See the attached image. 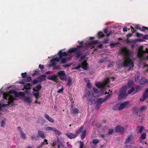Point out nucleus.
<instances>
[{
    "label": "nucleus",
    "mask_w": 148,
    "mask_h": 148,
    "mask_svg": "<svg viewBox=\"0 0 148 148\" xmlns=\"http://www.w3.org/2000/svg\"><path fill=\"white\" fill-rule=\"evenodd\" d=\"M121 53L124 55V60L123 61L124 66L125 67L130 66L129 70L134 66L133 62L131 59L130 58V53L129 49L126 47L122 48L121 49Z\"/></svg>",
    "instance_id": "obj_1"
},
{
    "label": "nucleus",
    "mask_w": 148,
    "mask_h": 148,
    "mask_svg": "<svg viewBox=\"0 0 148 148\" xmlns=\"http://www.w3.org/2000/svg\"><path fill=\"white\" fill-rule=\"evenodd\" d=\"M3 99L6 100L8 99V104L0 103V108L5 107L8 106V105H10L11 106L14 105V101L16 98L13 97L12 95L7 93H4L3 94Z\"/></svg>",
    "instance_id": "obj_2"
},
{
    "label": "nucleus",
    "mask_w": 148,
    "mask_h": 148,
    "mask_svg": "<svg viewBox=\"0 0 148 148\" xmlns=\"http://www.w3.org/2000/svg\"><path fill=\"white\" fill-rule=\"evenodd\" d=\"M137 56L141 61L148 60V49L146 48L145 51L142 49L139 50L138 52Z\"/></svg>",
    "instance_id": "obj_3"
},
{
    "label": "nucleus",
    "mask_w": 148,
    "mask_h": 148,
    "mask_svg": "<svg viewBox=\"0 0 148 148\" xmlns=\"http://www.w3.org/2000/svg\"><path fill=\"white\" fill-rule=\"evenodd\" d=\"M60 59L59 57L58 58H54L51 60V66L53 67V70L58 69L60 70L61 69V67L60 65L58 64L56 65V62H59Z\"/></svg>",
    "instance_id": "obj_4"
},
{
    "label": "nucleus",
    "mask_w": 148,
    "mask_h": 148,
    "mask_svg": "<svg viewBox=\"0 0 148 148\" xmlns=\"http://www.w3.org/2000/svg\"><path fill=\"white\" fill-rule=\"evenodd\" d=\"M127 94L126 93V89L125 88L123 87L121 88L119 92V95L118 97V99L120 100L124 99L127 97Z\"/></svg>",
    "instance_id": "obj_5"
},
{
    "label": "nucleus",
    "mask_w": 148,
    "mask_h": 148,
    "mask_svg": "<svg viewBox=\"0 0 148 148\" xmlns=\"http://www.w3.org/2000/svg\"><path fill=\"white\" fill-rule=\"evenodd\" d=\"M93 93L92 92H90L89 90H88L87 94L86 97L87 98L89 104L90 105H92L95 101V99H93L91 96V95H92V96H93Z\"/></svg>",
    "instance_id": "obj_6"
},
{
    "label": "nucleus",
    "mask_w": 148,
    "mask_h": 148,
    "mask_svg": "<svg viewBox=\"0 0 148 148\" xmlns=\"http://www.w3.org/2000/svg\"><path fill=\"white\" fill-rule=\"evenodd\" d=\"M134 143V138L133 135L132 134L129 135L126 138L125 143L133 144Z\"/></svg>",
    "instance_id": "obj_7"
},
{
    "label": "nucleus",
    "mask_w": 148,
    "mask_h": 148,
    "mask_svg": "<svg viewBox=\"0 0 148 148\" xmlns=\"http://www.w3.org/2000/svg\"><path fill=\"white\" fill-rule=\"evenodd\" d=\"M115 131L116 133H119L121 134H123L125 131L124 128L120 125L117 126L115 127Z\"/></svg>",
    "instance_id": "obj_8"
},
{
    "label": "nucleus",
    "mask_w": 148,
    "mask_h": 148,
    "mask_svg": "<svg viewBox=\"0 0 148 148\" xmlns=\"http://www.w3.org/2000/svg\"><path fill=\"white\" fill-rule=\"evenodd\" d=\"M112 94H110L109 95L106 96V97L103 99L101 98H100L97 99L96 101L95 102L96 103H97L101 105L103 102L106 101L109 97Z\"/></svg>",
    "instance_id": "obj_9"
},
{
    "label": "nucleus",
    "mask_w": 148,
    "mask_h": 148,
    "mask_svg": "<svg viewBox=\"0 0 148 148\" xmlns=\"http://www.w3.org/2000/svg\"><path fill=\"white\" fill-rule=\"evenodd\" d=\"M57 73L60 80H62L64 79V78L65 77V74L64 71H59Z\"/></svg>",
    "instance_id": "obj_10"
},
{
    "label": "nucleus",
    "mask_w": 148,
    "mask_h": 148,
    "mask_svg": "<svg viewBox=\"0 0 148 148\" xmlns=\"http://www.w3.org/2000/svg\"><path fill=\"white\" fill-rule=\"evenodd\" d=\"M83 47V45H79L77 46V47L71 48L68 50L69 53L74 52L77 51H80L79 49Z\"/></svg>",
    "instance_id": "obj_11"
},
{
    "label": "nucleus",
    "mask_w": 148,
    "mask_h": 148,
    "mask_svg": "<svg viewBox=\"0 0 148 148\" xmlns=\"http://www.w3.org/2000/svg\"><path fill=\"white\" fill-rule=\"evenodd\" d=\"M148 97V88L146 89L143 95V97L140 98L141 101H144Z\"/></svg>",
    "instance_id": "obj_12"
},
{
    "label": "nucleus",
    "mask_w": 148,
    "mask_h": 148,
    "mask_svg": "<svg viewBox=\"0 0 148 148\" xmlns=\"http://www.w3.org/2000/svg\"><path fill=\"white\" fill-rule=\"evenodd\" d=\"M129 103V102L128 101H126L121 104L119 107L118 110H120L124 108L128 105Z\"/></svg>",
    "instance_id": "obj_13"
},
{
    "label": "nucleus",
    "mask_w": 148,
    "mask_h": 148,
    "mask_svg": "<svg viewBox=\"0 0 148 148\" xmlns=\"http://www.w3.org/2000/svg\"><path fill=\"white\" fill-rule=\"evenodd\" d=\"M46 76L45 75H41L37 78L39 82H41L46 79Z\"/></svg>",
    "instance_id": "obj_14"
},
{
    "label": "nucleus",
    "mask_w": 148,
    "mask_h": 148,
    "mask_svg": "<svg viewBox=\"0 0 148 148\" xmlns=\"http://www.w3.org/2000/svg\"><path fill=\"white\" fill-rule=\"evenodd\" d=\"M66 136L69 138L72 139L77 137V134L72 133H68L66 134Z\"/></svg>",
    "instance_id": "obj_15"
},
{
    "label": "nucleus",
    "mask_w": 148,
    "mask_h": 148,
    "mask_svg": "<svg viewBox=\"0 0 148 148\" xmlns=\"http://www.w3.org/2000/svg\"><path fill=\"white\" fill-rule=\"evenodd\" d=\"M47 79L54 82H56L58 80L56 75L54 74H53L51 76L49 75L47 77Z\"/></svg>",
    "instance_id": "obj_16"
},
{
    "label": "nucleus",
    "mask_w": 148,
    "mask_h": 148,
    "mask_svg": "<svg viewBox=\"0 0 148 148\" xmlns=\"http://www.w3.org/2000/svg\"><path fill=\"white\" fill-rule=\"evenodd\" d=\"M88 63L86 60H84L83 62L81 63V67L83 69L86 70L88 69Z\"/></svg>",
    "instance_id": "obj_17"
},
{
    "label": "nucleus",
    "mask_w": 148,
    "mask_h": 148,
    "mask_svg": "<svg viewBox=\"0 0 148 148\" xmlns=\"http://www.w3.org/2000/svg\"><path fill=\"white\" fill-rule=\"evenodd\" d=\"M38 137H40L42 139H44L45 138V134L42 131H38L37 133Z\"/></svg>",
    "instance_id": "obj_18"
},
{
    "label": "nucleus",
    "mask_w": 148,
    "mask_h": 148,
    "mask_svg": "<svg viewBox=\"0 0 148 148\" xmlns=\"http://www.w3.org/2000/svg\"><path fill=\"white\" fill-rule=\"evenodd\" d=\"M140 112V108L134 107L133 109V113L136 116L138 115V113Z\"/></svg>",
    "instance_id": "obj_19"
},
{
    "label": "nucleus",
    "mask_w": 148,
    "mask_h": 148,
    "mask_svg": "<svg viewBox=\"0 0 148 148\" xmlns=\"http://www.w3.org/2000/svg\"><path fill=\"white\" fill-rule=\"evenodd\" d=\"M148 83V80H147L146 79L143 77H141L140 80V84L141 85H144L147 83Z\"/></svg>",
    "instance_id": "obj_20"
},
{
    "label": "nucleus",
    "mask_w": 148,
    "mask_h": 148,
    "mask_svg": "<svg viewBox=\"0 0 148 148\" xmlns=\"http://www.w3.org/2000/svg\"><path fill=\"white\" fill-rule=\"evenodd\" d=\"M96 87L99 88H104L105 87V85L104 84L100 82H97L96 83Z\"/></svg>",
    "instance_id": "obj_21"
},
{
    "label": "nucleus",
    "mask_w": 148,
    "mask_h": 148,
    "mask_svg": "<svg viewBox=\"0 0 148 148\" xmlns=\"http://www.w3.org/2000/svg\"><path fill=\"white\" fill-rule=\"evenodd\" d=\"M68 53L65 52H62L61 51H60L58 53L59 58L62 59L63 56H66L67 55Z\"/></svg>",
    "instance_id": "obj_22"
},
{
    "label": "nucleus",
    "mask_w": 148,
    "mask_h": 148,
    "mask_svg": "<svg viewBox=\"0 0 148 148\" xmlns=\"http://www.w3.org/2000/svg\"><path fill=\"white\" fill-rule=\"evenodd\" d=\"M23 100L24 101L27 102L29 103H30L32 102V100L29 97H24Z\"/></svg>",
    "instance_id": "obj_23"
},
{
    "label": "nucleus",
    "mask_w": 148,
    "mask_h": 148,
    "mask_svg": "<svg viewBox=\"0 0 148 148\" xmlns=\"http://www.w3.org/2000/svg\"><path fill=\"white\" fill-rule=\"evenodd\" d=\"M144 130V128L143 127L140 126H138L137 127V133L141 134L142 133Z\"/></svg>",
    "instance_id": "obj_24"
},
{
    "label": "nucleus",
    "mask_w": 148,
    "mask_h": 148,
    "mask_svg": "<svg viewBox=\"0 0 148 148\" xmlns=\"http://www.w3.org/2000/svg\"><path fill=\"white\" fill-rule=\"evenodd\" d=\"M45 116L46 119L50 122L52 123L54 122V120L51 117L49 116L47 114H45Z\"/></svg>",
    "instance_id": "obj_25"
},
{
    "label": "nucleus",
    "mask_w": 148,
    "mask_h": 148,
    "mask_svg": "<svg viewBox=\"0 0 148 148\" xmlns=\"http://www.w3.org/2000/svg\"><path fill=\"white\" fill-rule=\"evenodd\" d=\"M42 88L40 84H38L33 89V90L34 92H39V90L41 89Z\"/></svg>",
    "instance_id": "obj_26"
},
{
    "label": "nucleus",
    "mask_w": 148,
    "mask_h": 148,
    "mask_svg": "<svg viewBox=\"0 0 148 148\" xmlns=\"http://www.w3.org/2000/svg\"><path fill=\"white\" fill-rule=\"evenodd\" d=\"M134 90L135 89L134 87L131 88L130 89V90H128L127 92V93L129 94H130L132 93V95L134 94L137 92L136 90L134 92Z\"/></svg>",
    "instance_id": "obj_27"
},
{
    "label": "nucleus",
    "mask_w": 148,
    "mask_h": 148,
    "mask_svg": "<svg viewBox=\"0 0 148 148\" xmlns=\"http://www.w3.org/2000/svg\"><path fill=\"white\" fill-rule=\"evenodd\" d=\"M74 52H75L76 53L75 56L77 59L79 58L82 55V54L81 53L80 51H77Z\"/></svg>",
    "instance_id": "obj_28"
},
{
    "label": "nucleus",
    "mask_w": 148,
    "mask_h": 148,
    "mask_svg": "<svg viewBox=\"0 0 148 148\" xmlns=\"http://www.w3.org/2000/svg\"><path fill=\"white\" fill-rule=\"evenodd\" d=\"M86 135V131L84 130L82 132L81 135V138L82 140H83L85 138Z\"/></svg>",
    "instance_id": "obj_29"
},
{
    "label": "nucleus",
    "mask_w": 148,
    "mask_h": 148,
    "mask_svg": "<svg viewBox=\"0 0 148 148\" xmlns=\"http://www.w3.org/2000/svg\"><path fill=\"white\" fill-rule=\"evenodd\" d=\"M98 43V41L97 40L93 41L91 42H89L88 44V45L90 46H92L95 44H97Z\"/></svg>",
    "instance_id": "obj_30"
},
{
    "label": "nucleus",
    "mask_w": 148,
    "mask_h": 148,
    "mask_svg": "<svg viewBox=\"0 0 148 148\" xmlns=\"http://www.w3.org/2000/svg\"><path fill=\"white\" fill-rule=\"evenodd\" d=\"M104 32L105 34H106V36L108 37H109L111 34L112 33V32L111 31H110L108 33V29L107 28H105L104 29Z\"/></svg>",
    "instance_id": "obj_31"
},
{
    "label": "nucleus",
    "mask_w": 148,
    "mask_h": 148,
    "mask_svg": "<svg viewBox=\"0 0 148 148\" xmlns=\"http://www.w3.org/2000/svg\"><path fill=\"white\" fill-rule=\"evenodd\" d=\"M99 142V139H94L92 142V144L93 145H97Z\"/></svg>",
    "instance_id": "obj_32"
},
{
    "label": "nucleus",
    "mask_w": 148,
    "mask_h": 148,
    "mask_svg": "<svg viewBox=\"0 0 148 148\" xmlns=\"http://www.w3.org/2000/svg\"><path fill=\"white\" fill-rule=\"evenodd\" d=\"M147 108V106L145 105H144L142 106L141 108H140V112H143L144 111H145Z\"/></svg>",
    "instance_id": "obj_33"
},
{
    "label": "nucleus",
    "mask_w": 148,
    "mask_h": 148,
    "mask_svg": "<svg viewBox=\"0 0 148 148\" xmlns=\"http://www.w3.org/2000/svg\"><path fill=\"white\" fill-rule=\"evenodd\" d=\"M53 132H54L55 134L59 136L62 134L60 131L56 129L55 128H54Z\"/></svg>",
    "instance_id": "obj_34"
},
{
    "label": "nucleus",
    "mask_w": 148,
    "mask_h": 148,
    "mask_svg": "<svg viewBox=\"0 0 148 148\" xmlns=\"http://www.w3.org/2000/svg\"><path fill=\"white\" fill-rule=\"evenodd\" d=\"M60 59L61 60L60 62V63L62 64H63L66 63L68 60V59L67 58H62V59Z\"/></svg>",
    "instance_id": "obj_35"
},
{
    "label": "nucleus",
    "mask_w": 148,
    "mask_h": 148,
    "mask_svg": "<svg viewBox=\"0 0 148 148\" xmlns=\"http://www.w3.org/2000/svg\"><path fill=\"white\" fill-rule=\"evenodd\" d=\"M97 35L99 38H103L105 36L104 34L101 32H99L97 34Z\"/></svg>",
    "instance_id": "obj_36"
},
{
    "label": "nucleus",
    "mask_w": 148,
    "mask_h": 148,
    "mask_svg": "<svg viewBox=\"0 0 148 148\" xmlns=\"http://www.w3.org/2000/svg\"><path fill=\"white\" fill-rule=\"evenodd\" d=\"M72 80L70 77H68V82L67 83V84L69 86H71L72 85Z\"/></svg>",
    "instance_id": "obj_37"
},
{
    "label": "nucleus",
    "mask_w": 148,
    "mask_h": 148,
    "mask_svg": "<svg viewBox=\"0 0 148 148\" xmlns=\"http://www.w3.org/2000/svg\"><path fill=\"white\" fill-rule=\"evenodd\" d=\"M79 112V110L78 108H73L72 110V113L73 114H78Z\"/></svg>",
    "instance_id": "obj_38"
},
{
    "label": "nucleus",
    "mask_w": 148,
    "mask_h": 148,
    "mask_svg": "<svg viewBox=\"0 0 148 148\" xmlns=\"http://www.w3.org/2000/svg\"><path fill=\"white\" fill-rule=\"evenodd\" d=\"M44 141L42 142L40 145L42 147L44 145H45L46 144H48V142H47V140L46 139H45L44 140Z\"/></svg>",
    "instance_id": "obj_39"
},
{
    "label": "nucleus",
    "mask_w": 148,
    "mask_h": 148,
    "mask_svg": "<svg viewBox=\"0 0 148 148\" xmlns=\"http://www.w3.org/2000/svg\"><path fill=\"white\" fill-rule=\"evenodd\" d=\"M146 137V134L145 132L143 133L141 135L140 139L144 140Z\"/></svg>",
    "instance_id": "obj_40"
},
{
    "label": "nucleus",
    "mask_w": 148,
    "mask_h": 148,
    "mask_svg": "<svg viewBox=\"0 0 148 148\" xmlns=\"http://www.w3.org/2000/svg\"><path fill=\"white\" fill-rule=\"evenodd\" d=\"M133 81H130L128 82V86L129 88H132L133 87Z\"/></svg>",
    "instance_id": "obj_41"
},
{
    "label": "nucleus",
    "mask_w": 148,
    "mask_h": 148,
    "mask_svg": "<svg viewBox=\"0 0 148 148\" xmlns=\"http://www.w3.org/2000/svg\"><path fill=\"white\" fill-rule=\"evenodd\" d=\"M55 127L48 126L46 127V130L47 131H51L53 132V131Z\"/></svg>",
    "instance_id": "obj_42"
},
{
    "label": "nucleus",
    "mask_w": 148,
    "mask_h": 148,
    "mask_svg": "<svg viewBox=\"0 0 148 148\" xmlns=\"http://www.w3.org/2000/svg\"><path fill=\"white\" fill-rule=\"evenodd\" d=\"M83 127H80L79 129H78L76 131V133L78 134L81 132L83 130Z\"/></svg>",
    "instance_id": "obj_43"
},
{
    "label": "nucleus",
    "mask_w": 148,
    "mask_h": 148,
    "mask_svg": "<svg viewBox=\"0 0 148 148\" xmlns=\"http://www.w3.org/2000/svg\"><path fill=\"white\" fill-rule=\"evenodd\" d=\"M31 86V84L30 83H27L25 86V87L26 90H28L30 88Z\"/></svg>",
    "instance_id": "obj_44"
},
{
    "label": "nucleus",
    "mask_w": 148,
    "mask_h": 148,
    "mask_svg": "<svg viewBox=\"0 0 148 148\" xmlns=\"http://www.w3.org/2000/svg\"><path fill=\"white\" fill-rule=\"evenodd\" d=\"M106 62V60L103 58L101 59L98 61L99 63H104Z\"/></svg>",
    "instance_id": "obj_45"
},
{
    "label": "nucleus",
    "mask_w": 148,
    "mask_h": 148,
    "mask_svg": "<svg viewBox=\"0 0 148 148\" xmlns=\"http://www.w3.org/2000/svg\"><path fill=\"white\" fill-rule=\"evenodd\" d=\"M38 136H36L35 135H32L31 136V138L32 140H38Z\"/></svg>",
    "instance_id": "obj_46"
},
{
    "label": "nucleus",
    "mask_w": 148,
    "mask_h": 148,
    "mask_svg": "<svg viewBox=\"0 0 148 148\" xmlns=\"http://www.w3.org/2000/svg\"><path fill=\"white\" fill-rule=\"evenodd\" d=\"M5 119H3L1 122V126L2 127H4L5 125Z\"/></svg>",
    "instance_id": "obj_47"
},
{
    "label": "nucleus",
    "mask_w": 148,
    "mask_h": 148,
    "mask_svg": "<svg viewBox=\"0 0 148 148\" xmlns=\"http://www.w3.org/2000/svg\"><path fill=\"white\" fill-rule=\"evenodd\" d=\"M114 132V130L112 129H109L108 130V134L109 135L112 134Z\"/></svg>",
    "instance_id": "obj_48"
},
{
    "label": "nucleus",
    "mask_w": 148,
    "mask_h": 148,
    "mask_svg": "<svg viewBox=\"0 0 148 148\" xmlns=\"http://www.w3.org/2000/svg\"><path fill=\"white\" fill-rule=\"evenodd\" d=\"M18 95L19 96H22L24 97H25V94L23 92H18Z\"/></svg>",
    "instance_id": "obj_49"
},
{
    "label": "nucleus",
    "mask_w": 148,
    "mask_h": 148,
    "mask_svg": "<svg viewBox=\"0 0 148 148\" xmlns=\"http://www.w3.org/2000/svg\"><path fill=\"white\" fill-rule=\"evenodd\" d=\"M22 77L23 78H26L27 77V74L25 72L24 73H22L21 74Z\"/></svg>",
    "instance_id": "obj_50"
},
{
    "label": "nucleus",
    "mask_w": 148,
    "mask_h": 148,
    "mask_svg": "<svg viewBox=\"0 0 148 148\" xmlns=\"http://www.w3.org/2000/svg\"><path fill=\"white\" fill-rule=\"evenodd\" d=\"M145 29L148 30V27L143 26L141 28V29L140 30L142 31H145Z\"/></svg>",
    "instance_id": "obj_51"
},
{
    "label": "nucleus",
    "mask_w": 148,
    "mask_h": 148,
    "mask_svg": "<svg viewBox=\"0 0 148 148\" xmlns=\"http://www.w3.org/2000/svg\"><path fill=\"white\" fill-rule=\"evenodd\" d=\"M87 87L88 88L91 89L92 87V85L90 82H89L87 84Z\"/></svg>",
    "instance_id": "obj_52"
},
{
    "label": "nucleus",
    "mask_w": 148,
    "mask_h": 148,
    "mask_svg": "<svg viewBox=\"0 0 148 148\" xmlns=\"http://www.w3.org/2000/svg\"><path fill=\"white\" fill-rule=\"evenodd\" d=\"M92 90L95 93H98L99 92L98 90L95 87L93 88Z\"/></svg>",
    "instance_id": "obj_53"
},
{
    "label": "nucleus",
    "mask_w": 148,
    "mask_h": 148,
    "mask_svg": "<svg viewBox=\"0 0 148 148\" xmlns=\"http://www.w3.org/2000/svg\"><path fill=\"white\" fill-rule=\"evenodd\" d=\"M36 93H34V95L35 97L37 99L39 96V92L37 91Z\"/></svg>",
    "instance_id": "obj_54"
},
{
    "label": "nucleus",
    "mask_w": 148,
    "mask_h": 148,
    "mask_svg": "<svg viewBox=\"0 0 148 148\" xmlns=\"http://www.w3.org/2000/svg\"><path fill=\"white\" fill-rule=\"evenodd\" d=\"M118 43H111L110 44V46L111 47V48H114V46L117 45Z\"/></svg>",
    "instance_id": "obj_55"
},
{
    "label": "nucleus",
    "mask_w": 148,
    "mask_h": 148,
    "mask_svg": "<svg viewBox=\"0 0 148 148\" xmlns=\"http://www.w3.org/2000/svg\"><path fill=\"white\" fill-rule=\"evenodd\" d=\"M80 148H83L84 146V143L82 141H79Z\"/></svg>",
    "instance_id": "obj_56"
},
{
    "label": "nucleus",
    "mask_w": 148,
    "mask_h": 148,
    "mask_svg": "<svg viewBox=\"0 0 148 148\" xmlns=\"http://www.w3.org/2000/svg\"><path fill=\"white\" fill-rule=\"evenodd\" d=\"M21 135V136L24 139H25L26 138V135L25 134L23 133V132H22L20 133Z\"/></svg>",
    "instance_id": "obj_57"
},
{
    "label": "nucleus",
    "mask_w": 148,
    "mask_h": 148,
    "mask_svg": "<svg viewBox=\"0 0 148 148\" xmlns=\"http://www.w3.org/2000/svg\"><path fill=\"white\" fill-rule=\"evenodd\" d=\"M135 28L136 29H138L140 30L141 29V27L140 25H136L135 27Z\"/></svg>",
    "instance_id": "obj_58"
},
{
    "label": "nucleus",
    "mask_w": 148,
    "mask_h": 148,
    "mask_svg": "<svg viewBox=\"0 0 148 148\" xmlns=\"http://www.w3.org/2000/svg\"><path fill=\"white\" fill-rule=\"evenodd\" d=\"M38 82H39L38 79V80L34 79L33 81L32 84H35Z\"/></svg>",
    "instance_id": "obj_59"
},
{
    "label": "nucleus",
    "mask_w": 148,
    "mask_h": 148,
    "mask_svg": "<svg viewBox=\"0 0 148 148\" xmlns=\"http://www.w3.org/2000/svg\"><path fill=\"white\" fill-rule=\"evenodd\" d=\"M14 94L15 97H17L19 96L18 95V92H17L16 91L14 90Z\"/></svg>",
    "instance_id": "obj_60"
},
{
    "label": "nucleus",
    "mask_w": 148,
    "mask_h": 148,
    "mask_svg": "<svg viewBox=\"0 0 148 148\" xmlns=\"http://www.w3.org/2000/svg\"><path fill=\"white\" fill-rule=\"evenodd\" d=\"M90 148H96L97 145H94L92 143L90 144Z\"/></svg>",
    "instance_id": "obj_61"
},
{
    "label": "nucleus",
    "mask_w": 148,
    "mask_h": 148,
    "mask_svg": "<svg viewBox=\"0 0 148 148\" xmlns=\"http://www.w3.org/2000/svg\"><path fill=\"white\" fill-rule=\"evenodd\" d=\"M109 79L108 78L106 80L105 82V84H104L105 85V87L106 86V85L108 84V83L109 82Z\"/></svg>",
    "instance_id": "obj_62"
},
{
    "label": "nucleus",
    "mask_w": 148,
    "mask_h": 148,
    "mask_svg": "<svg viewBox=\"0 0 148 148\" xmlns=\"http://www.w3.org/2000/svg\"><path fill=\"white\" fill-rule=\"evenodd\" d=\"M63 90H64V88L63 87H62V88H61L59 90L57 91V92L58 93H60L62 92L63 91Z\"/></svg>",
    "instance_id": "obj_63"
},
{
    "label": "nucleus",
    "mask_w": 148,
    "mask_h": 148,
    "mask_svg": "<svg viewBox=\"0 0 148 148\" xmlns=\"http://www.w3.org/2000/svg\"><path fill=\"white\" fill-rule=\"evenodd\" d=\"M108 39H105L104 40L103 42V44H106L108 42Z\"/></svg>",
    "instance_id": "obj_64"
}]
</instances>
